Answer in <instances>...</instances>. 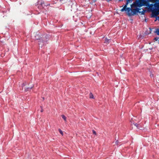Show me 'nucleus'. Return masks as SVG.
<instances>
[{
  "label": "nucleus",
  "mask_w": 159,
  "mask_h": 159,
  "mask_svg": "<svg viewBox=\"0 0 159 159\" xmlns=\"http://www.w3.org/2000/svg\"><path fill=\"white\" fill-rule=\"evenodd\" d=\"M135 126L138 128L139 129V124H137V123L134 124Z\"/></svg>",
  "instance_id": "6e6552de"
},
{
  "label": "nucleus",
  "mask_w": 159,
  "mask_h": 159,
  "mask_svg": "<svg viewBox=\"0 0 159 159\" xmlns=\"http://www.w3.org/2000/svg\"><path fill=\"white\" fill-rule=\"evenodd\" d=\"M159 39V38L158 37H156L154 39L155 40V41H157L158 39Z\"/></svg>",
  "instance_id": "9d476101"
},
{
  "label": "nucleus",
  "mask_w": 159,
  "mask_h": 159,
  "mask_svg": "<svg viewBox=\"0 0 159 159\" xmlns=\"http://www.w3.org/2000/svg\"><path fill=\"white\" fill-rule=\"evenodd\" d=\"M130 0H127V2L126 4L121 9V11H127V14L129 16L134 15L137 13L139 12L140 9L139 8L134 7V9L130 8L129 7H127V6ZM131 8H132L131 7Z\"/></svg>",
  "instance_id": "f257e3e1"
},
{
  "label": "nucleus",
  "mask_w": 159,
  "mask_h": 159,
  "mask_svg": "<svg viewBox=\"0 0 159 159\" xmlns=\"http://www.w3.org/2000/svg\"><path fill=\"white\" fill-rule=\"evenodd\" d=\"M149 0H138L132 4L131 6L132 7H141L143 6H149Z\"/></svg>",
  "instance_id": "f03ea898"
},
{
  "label": "nucleus",
  "mask_w": 159,
  "mask_h": 159,
  "mask_svg": "<svg viewBox=\"0 0 159 159\" xmlns=\"http://www.w3.org/2000/svg\"><path fill=\"white\" fill-rule=\"evenodd\" d=\"M43 109H42L41 110V112H43Z\"/></svg>",
  "instance_id": "9b49d317"
},
{
  "label": "nucleus",
  "mask_w": 159,
  "mask_h": 159,
  "mask_svg": "<svg viewBox=\"0 0 159 159\" xmlns=\"http://www.w3.org/2000/svg\"><path fill=\"white\" fill-rule=\"evenodd\" d=\"M58 131L63 136V134L62 131L60 129H58Z\"/></svg>",
  "instance_id": "0eeeda50"
},
{
  "label": "nucleus",
  "mask_w": 159,
  "mask_h": 159,
  "mask_svg": "<svg viewBox=\"0 0 159 159\" xmlns=\"http://www.w3.org/2000/svg\"><path fill=\"white\" fill-rule=\"evenodd\" d=\"M62 118L65 121V122H66L67 121L66 120V117L64 115H62L61 116Z\"/></svg>",
  "instance_id": "20e7f679"
},
{
  "label": "nucleus",
  "mask_w": 159,
  "mask_h": 159,
  "mask_svg": "<svg viewBox=\"0 0 159 159\" xmlns=\"http://www.w3.org/2000/svg\"><path fill=\"white\" fill-rule=\"evenodd\" d=\"M93 133V134H94L95 135H97V133H96V132L94 130H92Z\"/></svg>",
  "instance_id": "1a4fd4ad"
},
{
  "label": "nucleus",
  "mask_w": 159,
  "mask_h": 159,
  "mask_svg": "<svg viewBox=\"0 0 159 159\" xmlns=\"http://www.w3.org/2000/svg\"><path fill=\"white\" fill-rule=\"evenodd\" d=\"M142 14H144V12H142Z\"/></svg>",
  "instance_id": "f8f14e48"
},
{
  "label": "nucleus",
  "mask_w": 159,
  "mask_h": 159,
  "mask_svg": "<svg viewBox=\"0 0 159 159\" xmlns=\"http://www.w3.org/2000/svg\"><path fill=\"white\" fill-rule=\"evenodd\" d=\"M89 98H94L93 95L92 93H90L89 94Z\"/></svg>",
  "instance_id": "423d86ee"
},
{
  "label": "nucleus",
  "mask_w": 159,
  "mask_h": 159,
  "mask_svg": "<svg viewBox=\"0 0 159 159\" xmlns=\"http://www.w3.org/2000/svg\"><path fill=\"white\" fill-rule=\"evenodd\" d=\"M39 36L37 35L35 36V39L38 40V44L39 45L41 44V46H42L43 44V40L42 39V38H39Z\"/></svg>",
  "instance_id": "7ed1b4c3"
},
{
  "label": "nucleus",
  "mask_w": 159,
  "mask_h": 159,
  "mask_svg": "<svg viewBox=\"0 0 159 159\" xmlns=\"http://www.w3.org/2000/svg\"><path fill=\"white\" fill-rule=\"evenodd\" d=\"M110 40V39H107V38H106L105 39V41L104 42L105 43L108 44L109 43V41Z\"/></svg>",
  "instance_id": "39448f33"
}]
</instances>
